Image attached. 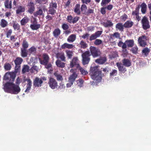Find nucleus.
I'll return each mask as SVG.
<instances>
[{"label":"nucleus","mask_w":151,"mask_h":151,"mask_svg":"<svg viewBox=\"0 0 151 151\" xmlns=\"http://www.w3.org/2000/svg\"><path fill=\"white\" fill-rule=\"evenodd\" d=\"M138 50V47L137 46L133 47L131 49V51L132 53L134 54H136Z\"/></svg>","instance_id":"nucleus-59"},{"label":"nucleus","mask_w":151,"mask_h":151,"mask_svg":"<svg viewBox=\"0 0 151 151\" xmlns=\"http://www.w3.org/2000/svg\"><path fill=\"white\" fill-rule=\"evenodd\" d=\"M76 39V34H72L70 35L67 38V41L70 43L74 42Z\"/></svg>","instance_id":"nucleus-25"},{"label":"nucleus","mask_w":151,"mask_h":151,"mask_svg":"<svg viewBox=\"0 0 151 151\" xmlns=\"http://www.w3.org/2000/svg\"><path fill=\"white\" fill-rule=\"evenodd\" d=\"M3 88L5 92L17 94L20 92L21 89L19 86L12 82H7L4 85Z\"/></svg>","instance_id":"nucleus-2"},{"label":"nucleus","mask_w":151,"mask_h":151,"mask_svg":"<svg viewBox=\"0 0 151 151\" xmlns=\"http://www.w3.org/2000/svg\"><path fill=\"white\" fill-rule=\"evenodd\" d=\"M103 43L102 40L99 39H96L94 42V44L96 45H99Z\"/></svg>","instance_id":"nucleus-53"},{"label":"nucleus","mask_w":151,"mask_h":151,"mask_svg":"<svg viewBox=\"0 0 151 151\" xmlns=\"http://www.w3.org/2000/svg\"><path fill=\"white\" fill-rule=\"evenodd\" d=\"M5 7L6 9H11L12 8V1L10 0H6L4 2Z\"/></svg>","instance_id":"nucleus-24"},{"label":"nucleus","mask_w":151,"mask_h":151,"mask_svg":"<svg viewBox=\"0 0 151 151\" xmlns=\"http://www.w3.org/2000/svg\"><path fill=\"white\" fill-rule=\"evenodd\" d=\"M38 70V67L36 65H34L31 68L30 71L31 73H33L35 72V71L37 72Z\"/></svg>","instance_id":"nucleus-47"},{"label":"nucleus","mask_w":151,"mask_h":151,"mask_svg":"<svg viewBox=\"0 0 151 151\" xmlns=\"http://www.w3.org/2000/svg\"><path fill=\"white\" fill-rule=\"evenodd\" d=\"M80 8V5L79 4H77L74 8V12L78 15H79L81 14Z\"/></svg>","instance_id":"nucleus-30"},{"label":"nucleus","mask_w":151,"mask_h":151,"mask_svg":"<svg viewBox=\"0 0 151 151\" xmlns=\"http://www.w3.org/2000/svg\"><path fill=\"white\" fill-rule=\"evenodd\" d=\"M117 71L116 69H113L110 73V76L111 77L115 76L117 75Z\"/></svg>","instance_id":"nucleus-51"},{"label":"nucleus","mask_w":151,"mask_h":151,"mask_svg":"<svg viewBox=\"0 0 151 151\" xmlns=\"http://www.w3.org/2000/svg\"><path fill=\"white\" fill-rule=\"evenodd\" d=\"M43 60H42L40 58H39L40 63L42 65H46L48 63L50 59L48 55L46 53H44L43 55Z\"/></svg>","instance_id":"nucleus-13"},{"label":"nucleus","mask_w":151,"mask_h":151,"mask_svg":"<svg viewBox=\"0 0 151 151\" xmlns=\"http://www.w3.org/2000/svg\"><path fill=\"white\" fill-rule=\"evenodd\" d=\"M123 65L126 67H129L131 65V63L128 59H124L122 60Z\"/></svg>","instance_id":"nucleus-27"},{"label":"nucleus","mask_w":151,"mask_h":151,"mask_svg":"<svg viewBox=\"0 0 151 151\" xmlns=\"http://www.w3.org/2000/svg\"><path fill=\"white\" fill-rule=\"evenodd\" d=\"M78 75L75 73H73L72 75H70L69 78V81L73 83L77 77Z\"/></svg>","instance_id":"nucleus-31"},{"label":"nucleus","mask_w":151,"mask_h":151,"mask_svg":"<svg viewBox=\"0 0 151 151\" xmlns=\"http://www.w3.org/2000/svg\"><path fill=\"white\" fill-rule=\"evenodd\" d=\"M54 75L58 81H62L63 80L62 76L58 73L56 71L54 72Z\"/></svg>","instance_id":"nucleus-37"},{"label":"nucleus","mask_w":151,"mask_h":151,"mask_svg":"<svg viewBox=\"0 0 151 151\" xmlns=\"http://www.w3.org/2000/svg\"><path fill=\"white\" fill-rule=\"evenodd\" d=\"M49 8L56 9L57 8V4L55 2H53L52 1L49 5Z\"/></svg>","instance_id":"nucleus-44"},{"label":"nucleus","mask_w":151,"mask_h":151,"mask_svg":"<svg viewBox=\"0 0 151 151\" xmlns=\"http://www.w3.org/2000/svg\"><path fill=\"white\" fill-rule=\"evenodd\" d=\"M37 22L36 19H35L32 22V24L30 25V27L33 30H37L39 29L40 26L39 24H37Z\"/></svg>","instance_id":"nucleus-15"},{"label":"nucleus","mask_w":151,"mask_h":151,"mask_svg":"<svg viewBox=\"0 0 151 151\" xmlns=\"http://www.w3.org/2000/svg\"><path fill=\"white\" fill-rule=\"evenodd\" d=\"M8 25L7 22L4 19H2L1 20L0 26L2 28H5Z\"/></svg>","instance_id":"nucleus-38"},{"label":"nucleus","mask_w":151,"mask_h":151,"mask_svg":"<svg viewBox=\"0 0 151 151\" xmlns=\"http://www.w3.org/2000/svg\"><path fill=\"white\" fill-rule=\"evenodd\" d=\"M103 25L105 27H110L113 26V24L111 20H107L106 22L102 23Z\"/></svg>","instance_id":"nucleus-21"},{"label":"nucleus","mask_w":151,"mask_h":151,"mask_svg":"<svg viewBox=\"0 0 151 151\" xmlns=\"http://www.w3.org/2000/svg\"><path fill=\"white\" fill-rule=\"evenodd\" d=\"M25 8L24 6H19L17 7V9L16 10L17 14H19L21 13L24 12L25 11Z\"/></svg>","instance_id":"nucleus-28"},{"label":"nucleus","mask_w":151,"mask_h":151,"mask_svg":"<svg viewBox=\"0 0 151 151\" xmlns=\"http://www.w3.org/2000/svg\"><path fill=\"white\" fill-rule=\"evenodd\" d=\"M11 68V66L10 64L8 63H6L4 65V68L6 70H10Z\"/></svg>","instance_id":"nucleus-50"},{"label":"nucleus","mask_w":151,"mask_h":151,"mask_svg":"<svg viewBox=\"0 0 151 151\" xmlns=\"http://www.w3.org/2000/svg\"><path fill=\"white\" fill-rule=\"evenodd\" d=\"M47 78L46 77L43 76L39 78L36 77L33 80V85L35 88L41 87L43 83V81H46Z\"/></svg>","instance_id":"nucleus-5"},{"label":"nucleus","mask_w":151,"mask_h":151,"mask_svg":"<svg viewBox=\"0 0 151 151\" xmlns=\"http://www.w3.org/2000/svg\"><path fill=\"white\" fill-rule=\"evenodd\" d=\"M16 77V74L14 72H7L5 74L3 80L5 81H9L13 82Z\"/></svg>","instance_id":"nucleus-7"},{"label":"nucleus","mask_w":151,"mask_h":151,"mask_svg":"<svg viewBox=\"0 0 151 151\" xmlns=\"http://www.w3.org/2000/svg\"><path fill=\"white\" fill-rule=\"evenodd\" d=\"M13 27L14 30H19L20 29V25L16 21L13 22Z\"/></svg>","instance_id":"nucleus-33"},{"label":"nucleus","mask_w":151,"mask_h":151,"mask_svg":"<svg viewBox=\"0 0 151 151\" xmlns=\"http://www.w3.org/2000/svg\"><path fill=\"white\" fill-rule=\"evenodd\" d=\"M73 17L71 15H69L67 17V21L70 23H72V21H73Z\"/></svg>","instance_id":"nucleus-60"},{"label":"nucleus","mask_w":151,"mask_h":151,"mask_svg":"<svg viewBox=\"0 0 151 151\" xmlns=\"http://www.w3.org/2000/svg\"><path fill=\"white\" fill-rule=\"evenodd\" d=\"M77 69L79 70L81 74L85 76L88 74L87 71L81 67L79 64L77 65Z\"/></svg>","instance_id":"nucleus-20"},{"label":"nucleus","mask_w":151,"mask_h":151,"mask_svg":"<svg viewBox=\"0 0 151 151\" xmlns=\"http://www.w3.org/2000/svg\"><path fill=\"white\" fill-rule=\"evenodd\" d=\"M114 37L116 38H120V34L118 32L114 33L113 34L110 35L109 40H113Z\"/></svg>","instance_id":"nucleus-32"},{"label":"nucleus","mask_w":151,"mask_h":151,"mask_svg":"<svg viewBox=\"0 0 151 151\" xmlns=\"http://www.w3.org/2000/svg\"><path fill=\"white\" fill-rule=\"evenodd\" d=\"M81 8L82 12L86 11L87 9V7L86 5L83 4L81 5Z\"/></svg>","instance_id":"nucleus-63"},{"label":"nucleus","mask_w":151,"mask_h":151,"mask_svg":"<svg viewBox=\"0 0 151 151\" xmlns=\"http://www.w3.org/2000/svg\"><path fill=\"white\" fill-rule=\"evenodd\" d=\"M111 0H102L101 3V5L102 6H105L109 4Z\"/></svg>","instance_id":"nucleus-48"},{"label":"nucleus","mask_w":151,"mask_h":151,"mask_svg":"<svg viewBox=\"0 0 151 151\" xmlns=\"http://www.w3.org/2000/svg\"><path fill=\"white\" fill-rule=\"evenodd\" d=\"M61 31L59 28H56L54 29L53 32V35L55 38H58L60 34Z\"/></svg>","instance_id":"nucleus-35"},{"label":"nucleus","mask_w":151,"mask_h":151,"mask_svg":"<svg viewBox=\"0 0 151 151\" xmlns=\"http://www.w3.org/2000/svg\"><path fill=\"white\" fill-rule=\"evenodd\" d=\"M141 22L142 28L144 30H147L150 28L149 22L146 16H145L143 17Z\"/></svg>","instance_id":"nucleus-9"},{"label":"nucleus","mask_w":151,"mask_h":151,"mask_svg":"<svg viewBox=\"0 0 151 151\" xmlns=\"http://www.w3.org/2000/svg\"><path fill=\"white\" fill-rule=\"evenodd\" d=\"M55 64L57 66L60 68H63L65 67V63L59 60H56Z\"/></svg>","instance_id":"nucleus-23"},{"label":"nucleus","mask_w":151,"mask_h":151,"mask_svg":"<svg viewBox=\"0 0 151 151\" xmlns=\"http://www.w3.org/2000/svg\"><path fill=\"white\" fill-rule=\"evenodd\" d=\"M141 7V11L142 14H145L146 12L147 9V6L146 4L143 2L142 3L140 6L139 7Z\"/></svg>","instance_id":"nucleus-29"},{"label":"nucleus","mask_w":151,"mask_h":151,"mask_svg":"<svg viewBox=\"0 0 151 151\" xmlns=\"http://www.w3.org/2000/svg\"><path fill=\"white\" fill-rule=\"evenodd\" d=\"M59 57L62 61H65V57L63 53L60 54Z\"/></svg>","instance_id":"nucleus-56"},{"label":"nucleus","mask_w":151,"mask_h":151,"mask_svg":"<svg viewBox=\"0 0 151 151\" xmlns=\"http://www.w3.org/2000/svg\"><path fill=\"white\" fill-rule=\"evenodd\" d=\"M78 60L77 58H74L72 61L70 62V66L71 68H73L75 65L76 66V67L77 68V65L79 64L78 63Z\"/></svg>","instance_id":"nucleus-17"},{"label":"nucleus","mask_w":151,"mask_h":151,"mask_svg":"<svg viewBox=\"0 0 151 151\" xmlns=\"http://www.w3.org/2000/svg\"><path fill=\"white\" fill-rule=\"evenodd\" d=\"M89 74L91 78L97 83L101 81L102 77V72L99 70L98 66H91L90 68Z\"/></svg>","instance_id":"nucleus-1"},{"label":"nucleus","mask_w":151,"mask_h":151,"mask_svg":"<svg viewBox=\"0 0 151 151\" xmlns=\"http://www.w3.org/2000/svg\"><path fill=\"white\" fill-rule=\"evenodd\" d=\"M146 37L143 35L139 37L138 39V42L140 45L142 47H145L146 45L145 41L146 40Z\"/></svg>","instance_id":"nucleus-14"},{"label":"nucleus","mask_w":151,"mask_h":151,"mask_svg":"<svg viewBox=\"0 0 151 151\" xmlns=\"http://www.w3.org/2000/svg\"><path fill=\"white\" fill-rule=\"evenodd\" d=\"M21 66L19 65H15V72L16 73L19 72Z\"/></svg>","instance_id":"nucleus-58"},{"label":"nucleus","mask_w":151,"mask_h":151,"mask_svg":"<svg viewBox=\"0 0 151 151\" xmlns=\"http://www.w3.org/2000/svg\"><path fill=\"white\" fill-rule=\"evenodd\" d=\"M91 54L89 50L86 51L82 54V63L83 65H85L88 64L91 60Z\"/></svg>","instance_id":"nucleus-6"},{"label":"nucleus","mask_w":151,"mask_h":151,"mask_svg":"<svg viewBox=\"0 0 151 151\" xmlns=\"http://www.w3.org/2000/svg\"><path fill=\"white\" fill-rule=\"evenodd\" d=\"M74 45L71 44H69L67 43H64L61 46V48L62 49H65L66 48L70 49L73 48Z\"/></svg>","instance_id":"nucleus-22"},{"label":"nucleus","mask_w":151,"mask_h":151,"mask_svg":"<svg viewBox=\"0 0 151 151\" xmlns=\"http://www.w3.org/2000/svg\"><path fill=\"white\" fill-rule=\"evenodd\" d=\"M91 55L93 58L97 57L100 56L101 54L100 50L98 48L93 46H91L90 47Z\"/></svg>","instance_id":"nucleus-8"},{"label":"nucleus","mask_w":151,"mask_h":151,"mask_svg":"<svg viewBox=\"0 0 151 151\" xmlns=\"http://www.w3.org/2000/svg\"><path fill=\"white\" fill-rule=\"evenodd\" d=\"M26 81H27V83L26 86L27 88L25 91L26 93H28L31 89L32 82L30 79H26Z\"/></svg>","instance_id":"nucleus-19"},{"label":"nucleus","mask_w":151,"mask_h":151,"mask_svg":"<svg viewBox=\"0 0 151 151\" xmlns=\"http://www.w3.org/2000/svg\"><path fill=\"white\" fill-rule=\"evenodd\" d=\"M62 27L64 30H67L69 29V26L67 24L64 23L62 25Z\"/></svg>","instance_id":"nucleus-57"},{"label":"nucleus","mask_w":151,"mask_h":151,"mask_svg":"<svg viewBox=\"0 0 151 151\" xmlns=\"http://www.w3.org/2000/svg\"><path fill=\"white\" fill-rule=\"evenodd\" d=\"M29 44L26 40H23L22 46L21 48V55L23 58L26 57L28 55V51L27 50L29 47Z\"/></svg>","instance_id":"nucleus-4"},{"label":"nucleus","mask_w":151,"mask_h":151,"mask_svg":"<svg viewBox=\"0 0 151 151\" xmlns=\"http://www.w3.org/2000/svg\"><path fill=\"white\" fill-rule=\"evenodd\" d=\"M22 81V79L19 78V77H18L17 78L15 83L16 85H19L20 83H21Z\"/></svg>","instance_id":"nucleus-61"},{"label":"nucleus","mask_w":151,"mask_h":151,"mask_svg":"<svg viewBox=\"0 0 151 151\" xmlns=\"http://www.w3.org/2000/svg\"><path fill=\"white\" fill-rule=\"evenodd\" d=\"M106 8L105 7H102L101 9V14L103 15L105 14L106 13V11L105 9Z\"/></svg>","instance_id":"nucleus-64"},{"label":"nucleus","mask_w":151,"mask_h":151,"mask_svg":"<svg viewBox=\"0 0 151 151\" xmlns=\"http://www.w3.org/2000/svg\"><path fill=\"white\" fill-rule=\"evenodd\" d=\"M56 12V11L55 9L49 7L48 12L49 14L53 15L55 14Z\"/></svg>","instance_id":"nucleus-54"},{"label":"nucleus","mask_w":151,"mask_h":151,"mask_svg":"<svg viewBox=\"0 0 151 151\" xmlns=\"http://www.w3.org/2000/svg\"><path fill=\"white\" fill-rule=\"evenodd\" d=\"M23 61V59L19 57H17L14 60V62L15 65H20Z\"/></svg>","instance_id":"nucleus-39"},{"label":"nucleus","mask_w":151,"mask_h":151,"mask_svg":"<svg viewBox=\"0 0 151 151\" xmlns=\"http://www.w3.org/2000/svg\"><path fill=\"white\" fill-rule=\"evenodd\" d=\"M150 52V49L147 47H145L142 50V53H144L146 55H147Z\"/></svg>","instance_id":"nucleus-55"},{"label":"nucleus","mask_w":151,"mask_h":151,"mask_svg":"<svg viewBox=\"0 0 151 151\" xmlns=\"http://www.w3.org/2000/svg\"><path fill=\"white\" fill-rule=\"evenodd\" d=\"M81 47L83 49H85L87 47V44L83 40H82L80 43Z\"/></svg>","instance_id":"nucleus-49"},{"label":"nucleus","mask_w":151,"mask_h":151,"mask_svg":"<svg viewBox=\"0 0 151 151\" xmlns=\"http://www.w3.org/2000/svg\"><path fill=\"white\" fill-rule=\"evenodd\" d=\"M134 44V42L133 40H127L124 43L122 40H120L118 43V45L122 47L123 49V51L126 52L127 51V48L133 47Z\"/></svg>","instance_id":"nucleus-3"},{"label":"nucleus","mask_w":151,"mask_h":151,"mask_svg":"<svg viewBox=\"0 0 151 151\" xmlns=\"http://www.w3.org/2000/svg\"><path fill=\"white\" fill-rule=\"evenodd\" d=\"M134 24V23L132 21H127L124 24V27L126 28L131 27Z\"/></svg>","instance_id":"nucleus-34"},{"label":"nucleus","mask_w":151,"mask_h":151,"mask_svg":"<svg viewBox=\"0 0 151 151\" xmlns=\"http://www.w3.org/2000/svg\"><path fill=\"white\" fill-rule=\"evenodd\" d=\"M27 12L31 14L33 13L35 10V4L32 1H28L27 5Z\"/></svg>","instance_id":"nucleus-10"},{"label":"nucleus","mask_w":151,"mask_h":151,"mask_svg":"<svg viewBox=\"0 0 151 151\" xmlns=\"http://www.w3.org/2000/svg\"><path fill=\"white\" fill-rule=\"evenodd\" d=\"M67 56L69 59L71 58L73 55V52L72 51L67 50L66 51Z\"/></svg>","instance_id":"nucleus-45"},{"label":"nucleus","mask_w":151,"mask_h":151,"mask_svg":"<svg viewBox=\"0 0 151 151\" xmlns=\"http://www.w3.org/2000/svg\"><path fill=\"white\" fill-rule=\"evenodd\" d=\"M77 84L78 86L81 87L83 86L84 81L82 79H80L77 81Z\"/></svg>","instance_id":"nucleus-46"},{"label":"nucleus","mask_w":151,"mask_h":151,"mask_svg":"<svg viewBox=\"0 0 151 151\" xmlns=\"http://www.w3.org/2000/svg\"><path fill=\"white\" fill-rule=\"evenodd\" d=\"M116 65L119 71L124 72L126 71L127 70L126 68L124 67V65L121 63H116Z\"/></svg>","instance_id":"nucleus-18"},{"label":"nucleus","mask_w":151,"mask_h":151,"mask_svg":"<svg viewBox=\"0 0 151 151\" xmlns=\"http://www.w3.org/2000/svg\"><path fill=\"white\" fill-rule=\"evenodd\" d=\"M139 5H138V7H137L136 8L135 10L134 11H133L132 13V15L133 16L137 15H139Z\"/></svg>","instance_id":"nucleus-43"},{"label":"nucleus","mask_w":151,"mask_h":151,"mask_svg":"<svg viewBox=\"0 0 151 151\" xmlns=\"http://www.w3.org/2000/svg\"><path fill=\"white\" fill-rule=\"evenodd\" d=\"M29 21V19L27 16L24 17L20 21L21 25L25 26Z\"/></svg>","instance_id":"nucleus-26"},{"label":"nucleus","mask_w":151,"mask_h":151,"mask_svg":"<svg viewBox=\"0 0 151 151\" xmlns=\"http://www.w3.org/2000/svg\"><path fill=\"white\" fill-rule=\"evenodd\" d=\"M107 59L106 56L101 57L95 60V62L99 64L102 65L107 61Z\"/></svg>","instance_id":"nucleus-16"},{"label":"nucleus","mask_w":151,"mask_h":151,"mask_svg":"<svg viewBox=\"0 0 151 151\" xmlns=\"http://www.w3.org/2000/svg\"><path fill=\"white\" fill-rule=\"evenodd\" d=\"M94 13V10L90 8H88L87 11L85 12L83 14L87 16H89L91 14Z\"/></svg>","instance_id":"nucleus-41"},{"label":"nucleus","mask_w":151,"mask_h":151,"mask_svg":"<svg viewBox=\"0 0 151 151\" xmlns=\"http://www.w3.org/2000/svg\"><path fill=\"white\" fill-rule=\"evenodd\" d=\"M12 32V30L11 29H10L7 31L6 33V37L7 38L10 37L11 36Z\"/></svg>","instance_id":"nucleus-52"},{"label":"nucleus","mask_w":151,"mask_h":151,"mask_svg":"<svg viewBox=\"0 0 151 151\" xmlns=\"http://www.w3.org/2000/svg\"><path fill=\"white\" fill-rule=\"evenodd\" d=\"M102 32L101 31H98L97 32H96L94 34L96 36V37L97 38L100 36L102 34Z\"/></svg>","instance_id":"nucleus-62"},{"label":"nucleus","mask_w":151,"mask_h":151,"mask_svg":"<svg viewBox=\"0 0 151 151\" xmlns=\"http://www.w3.org/2000/svg\"><path fill=\"white\" fill-rule=\"evenodd\" d=\"M46 9L45 6H43L42 9L40 7L38 8V9L34 13L33 15L35 17L38 16H42L44 17V13H43V11H45Z\"/></svg>","instance_id":"nucleus-12"},{"label":"nucleus","mask_w":151,"mask_h":151,"mask_svg":"<svg viewBox=\"0 0 151 151\" xmlns=\"http://www.w3.org/2000/svg\"><path fill=\"white\" fill-rule=\"evenodd\" d=\"M124 27V24L123 25L122 23H120L117 24L116 25V28L121 31H123Z\"/></svg>","instance_id":"nucleus-40"},{"label":"nucleus","mask_w":151,"mask_h":151,"mask_svg":"<svg viewBox=\"0 0 151 151\" xmlns=\"http://www.w3.org/2000/svg\"><path fill=\"white\" fill-rule=\"evenodd\" d=\"M30 67L28 65H24L23 66L22 72V74H24L27 72H29Z\"/></svg>","instance_id":"nucleus-36"},{"label":"nucleus","mask_w":151,"mask_h":151,"mask_svg":"<svg viewBox=\"0 0 151 151\" xmlns=\"http://www.w3.org/2000/svg\"><path fill=\"white\" fill-rule=\"evenodd\" d=\"M49 86L52 89H55L58 87V83L54 78H50L48 83Z\"/></svg>","instance_id":"nucleus-11"},{"label":"nucleus","mask_w":151,"mask_h":151,"mask_svg":"<svg viewBox=\"0 0 151 151\" xmlns=\"http://www.w3.org/2000/svg\"><path fill=\"white\" fill-rule=\"evenodd\" d=\"M28 52L30 54H32L33 53H36V49L34 46H33L28 49Z\"/></svg>","instance_id":"nucleus-42"}]
</instances>
